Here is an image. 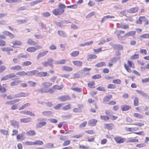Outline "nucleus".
Wrapping results in <instances>:
<instances>
[{"instance_id": "63", "label": "nucleus", "mask_w": 149, "mask_h": 149, "mask_svg": "<svg viewBox=\"0 0 149 149\" xmlns=\"http://www.w3.org/2000/svg\"><path fill=\"white\" fill-rule=\"evenodd\" d=\"M6 69V67L3 65L0 66V73L4 71Z\"/></svg>"}, {"instance_id": "16", "label": "nucleus", "mask_w": 149, "mask_h": 149, "mask_svg": "<svg viewBox=\"0 0 149 149\" xmlns=\"http://www.w3.org/2000/svg\"><path fill=\"white\" fill-rule=\"evenodd\" d=\"M10 69L12 71H18L21 70L22 69V67L19 65H16L11 67L10 68Z\"/></svg>"}, {"instance_id": "1", "label": "nucleus", "mask_w": 149, "mask_h": 149, "mask_svg": "<svg viewBox=\"0 0 149 149\" xmlns=\"http://www.w3.org/2000/svg\"><path fill=\"white\" fill-rule=\"evenodd\" d=\"M42 88H40L37 90L38 93H49L52 94L54 92V91L52 88L48 89V88L51 86L52 85V83L51 82L45 81L42 83L41 84Z\"/></svg>"}, {"instance_id": "32", "label": "nucleus", "mask_w": 149, "mask_h": 149, "mask_svg": "<svg viewBox=\"0 0 149 149\" xmlns=\"http://www.w3.org/2000/svg\"><path fill=\"white\" fill-rule=\"evenodd\" d=\"M145 18V16H140L139 17L138 20H137L136 22V23L139 24H141L142 22L143 21Z\"/></svg>"}, {"instance_id": "62", "label": "nucleus", "mask_w": 149, "mask_h": 149, "mask_svg": "<svg viewBox=\"0 0 149 149\" xmlns=\"http://www.w3.org/2000/svg\"><path fill=\"white\" fill-rule=\"evenodd\" d=\"M70 143V140L65 141L62 144L63 146H66L69 145Z\"/></svg>"}, {"instance_id": "55", "label": "nucleus", "mask_w": 149, "mask_h": 149, "mask_svg": "<svg viewBox=\"0 0 149 149\" xmlns=\"http://www.w3.org/2000/svg\"><path fill=\"white\" fill-rule=\"evenodd\" d=\"M107 88L108 89H114L116 88V86L115 84H110L108 85Z\"/></svg>"}, {"instance_id": "45", "label": "nucleus", "mask_w": 149, "mask_h": 149, "mask_svg": "<svg viewBox=\"0 0 149 149\" xmlns=\"http://www.w3.org/2000/svg\"><path fill=\"white\" fill-rule=\"evenodd\" d=\"M0 132L3 135L5 136H8L9 135V132L8 130L1 129L0 130Z\"/></svg>"}, {"instance_id": "6", "label": "nucleus", "mask_w": 149, "mask_h": 149, "mask_svg": "<svg viewBox=\"0 0 149 149\" xmlns=\"http://www.w3.org/2000/svg\"><path fill=\"white\" fill-rule=\"evenodd\" d=\"M58 99L60 102H65L67 100H70L71 98L68 95H63L58 97Z\"/></svg>"}, {"instance_id": "48", "label": "nucleus", "mask_w": 149, "mask_h": 149, "mask_svg": "<svg viewBox=\"0 0 149 149\" xmlns=\"http://www.w3.org/2000/svg\"><path fill=\"white\" fill-rule=\"evenodd\" d=\"M6 2L10 3H17L19 1H21L20 0H5Z\"/></svg>"}, {"instance_id": "39", "label": "nucleus", "mask_w": 149, "mask_h": 149, "mask_svg": "<svg viewBox=\"0 0 149 149\" xmlns=\"http://www.w3.org/2000/svg\"><path fill=\"white\" fill-rule=\"evenodd\" d=\"M43 0H37L33 1L31 2L30 3V5L31 6H33L40 3L42 2Z\"/></svg>"}, {"instance_id": "60", "label": "nucleus", "mask_w": 149, "mask_h": 149, "mask_svg": "<svg viewBox=\"0 0 149 149\" xmlns=\"http://www.w3.org/2000/svg\"><path fill=\"white\" fill-rule=\"evenodd\" d=\"M6 42L4 40L0 39V46L3 47L6 46Z\"/></svg>"}, {"instance_id": "31", "label": "nucleus", "mask_w": 149, "mask_h": 149, "mask_svg": "<svg viewBox=\"0 0 149 149\" xmlns=\"http://www.w3.org/2000/svg\"><path fill=\"white\" fill-rule=\"evenodd\" d=\"M136 33L135 31H130L126 33L125 36L127 37L133 36L136 34Z\"/></svg>"}, {"instance_id": "8", "label": "nucleus", "mask_w": 149, "mask_h": 149, "mask_svg": "<svg viewBox=\"0 0 149 149\" xmlns=\"http://www.w3.org/2000/svg\"><path fill=\"white\" fill-rule=\"evenodd\" d=\"M48 53V51L47 50H46L39 52L37 56V59L39 60L40 58L45 56Z\"/></svg>"}, {"instance_id": "14", "label": "nucleus", "mask_w": 149, "mask_h": 149, "mask_svg": "<svg viewBox=\"0 0 149 149\" xmlns=\"http://www.w3.org/2000/svg\"><path fill=\"white\" fill-rule=\"evenodd\" d=\"M112 97L111 95H108L105 96L103 99V102L106 103L109 102L110 100Z\"/></svg>"}, {"instance_id": "43", "label": "nucleus", "mask_w": 149, "mask_h": 149, "mask_svg": "<svg viewBox=\"0 0 149 149\" xmlns=\"http://www.w3.org/2000/svg\"><path fill=\"white\" fill-rule=\"evenodd\" d=\"M100 117L102 120L105 121H107L110 119L109 117L107 115H101Z\"/></svg>"}, {"instance_id": "18", "label": "nucleus", "mask_w": 149, "mask_h": 149, "mask_svg": "<svg viewBox=\"0 0 149 149\" xmlns=\"http://www.w3.org/2000/svg\"><path fill=\"white\" fill-rule=\"evenodd\" d=\"M139 10V8L138 7H133L130 9L128 12L130 13H134L137 12Z\"/></svg>"}, {"instance_id": "30", "label": "nucleus", "mask_w": 149, "mask_h": 149, "mask_svg": "<svg viewBox=\"0 0 149 149\" xmlns=\"http://www.w3.org/2000/svg\"><path fill=\"white\" fill-rule=\"evenodd\" d=\"M20 82L21 81L16 79L12 81L10 84V85L11 86H17L19 84Z\"/></svg>"}, {"instance_id": "15", "label": "nucleus", "mask_w": 149, "mask_h": 149, "mask_svg": "<svg viewBox=\"0 0 149 149\" xmlns=\"http://www.w3.org/2000/svg\"><path fill=\"white\" fill-rule=\"evenodd\" d=\"M27 43L30 45H38L37 42L34 41L31 38H29L28 40Z\"/></svg>"}, {"instance_id": "3", "label": "nucleus", "mask_w": 149, "mask_h": 149, "mask_svg": "<svg viewBox=\"0 0 149 149\" xmlns=\"http://www.w3.org/2000/svg\"><path fill=\"white\" fill-rule=\"evenodd\" d=\"M127 64L128 65H127L126 63H125L124 64V67L127 72L131 73L132 71L130 68L131 67L133 68H135L134 64L131 61L128 60H127Z\"/></svg>"}, {"instance_id": "28", "label": "nucleus", "mask_w": 149, "mask_h": 149, "mask_svg": "<svg viewBox=\"0 0 149 149\" xmlns=\"http://www.w3.org/2000/svg\"><path fill=\"white\" fill-rule=\"evenodd\" d=\"M47 124L46 121H43L38 123L36 125V127L37 128L42 127L43 126H45Z\"/></svg>"}, {"instance_id": "27", "label": "nucleus", "mask_w": 149, "mask_h": 149, "mask_svg": "<svg viewBox=\"0 0 149 149\" xmlns=\"http://www.w3.org/2000/svg\"><path fill=\"white\" fill-rule=\"evenodd\" d=\"M42 113L44 116L49 117L52 116V112L51 111H46L42 112Z\"/></svg>"}, {"instance_id": "38", "label": "nucleus", "mask_w": 149, "mask_h": 149, "mask_svg": "<svg viewBox=\"0 0 149 149\" xmlns=\"http://www.w3.org/2000/svg\"><path fill=\"white\" fill-rule=\"evenodd\" d=\"M106 65V63L105 62L102 61L98 63L95 66L97 68L102 67L103 66H105Z\"/></svg>"}, {"instance_id": "56", "label": "nucleus", "mask_w": 149, "mask_h": 149, "mask_svg": "<svg viewBox=\"0 0 149 149\" xmlns=\"http://www.w3.org/2000/svg\"><path fill=\"white\" fill-rule=\"evenodd\" d=\"M57 33L61 37H65V35L64 32L63 31L58 30V31Z\"/></svg>"}, {"instance_id": "11", "label": "nucleus", "mask_w": 149, "mask_h": 149, "mask_svg": "<svg viewBox=\"0 0 149 149\" xmlns=\"http://www.w3.org/2000/svg\"><path fill=\"white\" fill-rule=\"evenodd\" d=\"M11 125L15 128L18 129L19 126V123L16 120H12L10 121Z\"/></svg>"}, {"instance_id": "13", "label": "nucleus", "mask_w": 149, "mask_h": 149, "mask_svg": "<svg viewBox=\"0 0 149 149\" xmlns=\"http://www.w3.org/2000/svg\"><path fill=\"white\" fill-rule=\"evenodd\" d=\"M28 94L27 93L24 92H20L15 94V98H18L25 97L28 96Z\"/></svg>"}, {"instance_id": "41", "label": "nucleus", "mask_w": 149, "mask_h": 149, "mask_svg": "<svg viewBox=\"0 0 149 149\" xmlns=\"http://www.w3.org/2000/svg\"><path fill=\"white\" fill-rule=\"evenodd\" d=\"M97 57V56L95 54H90L88 56L87 60L88 61H90L92 59L96 58Z\"/></svg>"}, {"instance_id": "47", "label": "nucleus", "mask_w": 149, "mask_h": 149, "mask_svg": "<svg viewBox=\"0 0 149 149\" xmlns=\"http://www.w3.org/2000/svg\"><path fill=\"white\" fill-rule=\"evenodd\" d=\"M141 39L143 38H149V34L145 33L140 35L139 36Z\"/></svg>"}, {"instance_id": "23", "label": "nucleus", "mask_w": 149, "mask_h": 149, "mask_svg": "<svg viewBox=\"0 0 149 149\" xmlns=\"http://www.w3.org/2000/svg\"><path fill=\"white\" fill-rule=\"evenodd\" d=\"M31 121V118L30 117L22 118L20 119V121L21 123H28Z\"/></svg>"}, {"instance_id": "24", "label": "nucleus", "mask_w": 149, "mask_h": 149, "mask_svg": "<svg viewBox=\"0 0 149 149\" xmlns=\"http://www.w3.org/2000/svg\"><path fill=\"white\" fill-rule=\"evenodd\" d=\"M63 88V85L62 84H61L60 85H59L58 84H56L54 85L52 88V90H61Z\"/></svg>"}, {"instance_id": "46", "label": "nucleus", "mask_w": 149, "mask_h": 149, "mask_svg": "<svg viewBox=\"0 0 149 149\" xmlns=\"http://www.w3.org/2000/svg\"><path fill=\"white\" fill-rule=\"evenodd\" d=\"M39 74L41 77H45L47 76H48L49 74H48L47 72H41L39 73Z\"/></svg>"}, {"instance_id": "33", "label": "nucleus", "mask_w": 149, "mask_h": 149, "mask_svg": "<svg viewBox=\"0 0 149 149\" xmlns=\"http://www.w3.org/2000/svg\"><path fill=\"white\" fill-rule=\"evenodd\" d=\"M67 60L66 59H63L59 61H57L56 64L57 65H61L66 63L67 62Z\"/></svg>"}, {"instance_id": "51", "label": "nucleus", "mask_w": 149, "mask_h": 149, "mask_svg": "<svg viewBox=\"0 0 149 149\" xmlns=\"http://www.w3.org/2000/svg\"><path fill=\"white\" fill-rule=\"evenodd\" d=\"M71 108V105L70 104H69L64 106L62 108V109L64 110H67L70 109Z\"/></svg>"}, {"instance_id": "35", "label": "nucleus", "mask_w": 149, "mask_h": 149, "mask_svg": "<svg viewBox=\"0 0 149 149\" xmlns=\"http://www.w3.org/2000/svg\"><path fill=\"white\" fill-rule=\"evenodd\" d=\"M16 74L20 77L24 76L25 75L27 76V72L24 71L18 72L16 73Z\"/></svg>"}, {"instance_id": "29", "label": "nucleus", "mask_w": 149, "mask_h": 149, "mask_svg": "<svg viewBox=\"0 0 149 149\" xmlns=\"http://www.w3.org/2000/svg\"><path fill=\"white\" fill-rule=\"evenodd\" d=\"M3 33L6 36H8L11 38L14 37V35L8 31H4L3 32Z\"/></svg>"}, {"instance_id": "54", "label": "nucleus", "mask_w": 149, "mask_h": 149, "mask_svg": "<svg viewBox=\"0 0 149 149\" xmlns=\"http://www.w3.org/2000/svg\"><path fill=\"white\" fill-rule=\"evenodd\" d=\"M32 63L29 61L24 62L22 63V65L23 66H28L31 65Z\"/></svg>"}, {"instance_id": "5", "label": "nucleus", "mask_w": 149, "mask_h": 149, "mask_svg": "<svg viewBox=\"0 0 149 149\" xmlns=\"http://www.w3.org/2000/svg\"><path fill=\"white\" fill-rule=\"evenodd\" d=\"M42 48V47L40 45H36V47H30L26 49V51L29 52H34L37 50Z\"/></svg>"}, {"instance_id": "9", "label": "nucleus", "mask_w": 149, "mask_h": 149, "mask_svg": "<svg viewBox=\"0 0 149 149\" xmlns=\"http://www.w3.org/2000/svg\"><path fill=\"white\" fill-rule=\"evenodd\" d=\"M114 127V125L112 123H105L104 124V128L107 129L109 130H111Z\"/></svg>"}, {"instance_id": "52", "label": "nucleus", "mask_w": 149, "mask_h": 149, "mask_svg": "<svg viewBox=\"0 0 149 149\" xmlns=\"http://www.w3.org/2000/svg\"><path fill=\"white\" fill-rule=\"evenodd\" d=\"M139 104V100L138 97H135L134 100V106H136L138 105Z\"/></svg>"}, {"instance_id": "22", "label": "nucleus", "mask_w": 149, "mask_h": 149, "mask_svg": "<svg viewBox=\"0 0 149 149\" xmlns=\"http://www.w3.org/2000/svg\"><path fill=\"white\" fill-rule=\"evenodd\" d=\"M26 134L28 136H33L36 135V133L35 130H30L26 132Z\"/></svg>"}, {"instance_id": "64", "label": "nucleus", "mask_w": 149, "mask_h": 149, "mask_svg": "<svg viewBox=\"0 0 149 149\" xmlns=\"http://www.w3.org/2000/svg\"><path fill=\"white\" fill-rule=\"evenodd\" d=\"M95 84L94 81H92L88 84V86L91 88H94V85Z\"/></svg>"}, {"instance_id": "25", "label": "nucleus", "mask_w": 149, "mask_h": 149, "mask_svg": "<svg viewBox=\"0 0 149 149\" xmlns=\"http://www.w3.org/2000/svg\"><path fill=\"white\" fill-rule=\"evenodd\" d=\"M133 116L136 118L139 119H142L143 118V116L140 113H134L133 114Z\"/></svg>"}, {"instance_id": "58", "label": "nucleus", "mask_w": 149, "mask_h": 149, "mask_svg": "<svg viewBox=\"0 0 149 149\" xmlns=\"http://www.w3.org/2000/svg\"><path fill=\"white\" fill-rule=\"evenodd\" d=\"M73 111L75 113H79L81 112V110L80 107L74 108L73 110Z\"/></svg>"}, {"instance_id": "53", "label": "nucleus", "mask_w": 149, "mask_h": 149, "mask_svg": "<svg viewBox=\"0 0 149 149\" xmlns=\"http://www.w3.org/2000/svg\"><path fill=\"white\" fill-rule=\"evenodd\" d=\"M120 27L122 29H127L129 28V26L127 24H121Z\"/></svg>"}, {"instance_id": "17", "label": "nucleus", "mask_w": 149, "mask_h": 149, "mask_svg": "<svg viewBox=\"0 0 149 149\" xmlns=\"http://www.w3.org/2000/svg\"><path fill=\"white\" fill-rule=\"evenodd\" d=\"M62 69L63 71L68 72H71L73 70L72 67L66 65L63 66Z\"/></svg>"}, {"instance_id": "40", "label": "nucleus", "mask_w": 149, "mask_h": 149, "mask_svg": "<svg viewBox=\"0 0 149 149\" xmlns=\"http://www.w3.org/2000/svg\"><path fill=\"white\" fill-rule=\"evenodd\" d=\"M79 51H75L72 52L70 54L71 56L73 57H75L78 56L79 54Z\"/></svg>"}, {"instance_id": "36", "label": "nucleus", "mask_w": 149, "mask_h": 149, "mask_svg": "<svg viewBox=\"0 0 149 149\" xmlns=\"http://www.w3.org/2000/svg\"><path fill=\"white\" fill-rule=\"evenodd\" d=\"M30 105V104L29 103H27L22 105L19 108V110H21L29 107Z\"/></svg>"}, {"instance_id": "59", "label": "nucleus", "mask_w": 149, "mask_h": 149, "mask_svg": "<svg viewBox=\"0 0 149 149\" xmlns=\"http://www.w3.org/2000/svg\"><path fill=\"white\" fill-rule=\"evenodd\" d=\"M87 124V122L86 121H84L82 122L79 125V127L80 128H82L85 127Z\"/></svg>"}, {"instance_id": "7", "label": "nucleus", "mask_w": 149, "mask_h": 149, "mask_svg": "<svg viewBox=\"0 0 149 149\" xmlns=\"http://www.w3.org/2000/svg\"><path fill=\"white\" fill-rule=\"evenodd\" d=\"M116 142L118 144H121L123 143L125 141V138L120 136H117L114 138Z\"/></svg>"}, {"instance_id": "20", "label": "nucleus", "mask_w": 149, "mask_h": 149, "mask_svg": "<svg viewBox=\"0 0 149 149\" xmlns=\"http://www.w3.org/2000/svg\"><path fill=\"white\" fill-rule=\"evenodd\" d=\"M131 106L127 105H123L121 106V109L123 111H125L131 109Z\"/></svg>"}, {"instance_id": "2", "label": "nucleus", "mask_w": 149, "mask_h": 149, "mask_svg": "<svg viewBox=\"0 0 149 149\" xmlns=\"http://www.w3.org/2000/svg\"><path fill=\"white\" fill-rule=\"evenodd\" d=\"M58 8L53 9L52 12L55 15H60L63 13L65 11L66 6L64 4L60 3L58 4Z\"/></svg>"}, {"instance_id": "10", "label": "nucleus", "mask_w": 149, "mask_h": 149, "mask_svg": "<svg viewBox=\"0 0 149 149\" xmlns=\"http://www.w3.org/2000/svg\"><path fill=\"white\" fill-rule=\"evenodd\" d=\"M54 61L51 58L48 60L47 61L44 62L43 63V65L45 67H47L49 65L50 67L53 66L52 62Z\"/></svg>"}, {"instance_id": "34", "label": "nucleus", "mask_w": 149, "mask_h": 149, "mask_svg": "<svg viewBox=\"0 0 149 149\" xmlns=\"http://www.w3.org/2000/svg\"><path fill=\"white\" fill-rule=\"evenodd\" d=\"M38 71L36 70H32L27 72V76H31L35 75Z\"/></svg>"}, {"instance_id": "21", "label": "nucleus", "mask_w": 149, "mask_h": 149, "mask_svg": "<svg viewBox=\"0 0 149 149\" xmlns=\"http://www.w3.org/2000/svg\"><path fill=\"white\" fill-rule=\"evenodd\" d=\"M126 129L127 132H130V133H131L133 132L138 130L139 128L137 127L129 128L126 127Z\"/></svg>"}, {"instance_id": "12", "label": "nucleus", "mask_w": 149, "mask_h": 149, "mask_svg": "<svg viewBox=\"0 0 149 149\" xmlns=\"http://www.w3.org/2000/svg\"><path fill=\"white\" fill-rule=\"evenodd\" d=\"M97 120L94 119H92L89 120L88 121V125L91 126H94L97 123Z\"/></svg>"}, {"instance_id": "49", "label": "nucleus", "mask_w": 149, "mask_h": 149, "mask_svg": "<svg viewBox=\"0 0 149 149\" xmlns=\"http://www.w3.org/2000/svg\"><path fill=\"white\" fill-rule=\"evenodd\" d=\"M28 83L29 86L31 87H35L37 85V83L33 81H28Z\"/></svg>"}, {"instance_id": "61", "label": "nucleus", "mask_w": 149, "mask_h": 149, "mask_svg": "<svg viewBox=\"0 0 149 149\" xmlns=\"http://www.w3.org/2000/svg\"><path fill=\"white\" fill-rule=\"evenodd\" d=\"M101 74H97L92 76V78L93 79H99L101 78Z\"/></svg>"}, {"instance_id": "37", "label": "nucleus", "mask_w": 149, "mask_h": 149, "mask_svg": "<svg viewBox=\"0 0 149 149\" xmlns=\"http://www.w3.org/2000/svg\"><path fill=\"white\" fill-rule=\"evenodd\" d=\"M43 144V142L42 141L40 140H36L34 142V145L40 146L42 145Z\"/></svg>"}, {"instance_id": "19", "label": "nucleus", "mask_w": 149, "mask_h": 149, "mask_svg": "<svg viewBox=\"0 0 149 149\" xmlns=\"http://www.w3.org/2000/svg\"><path fill=\"white\" fill-rule=\"evenodd\" d=\"M25 132H22V133L18 134L17 135L16 138L18 141H21L24 140L25 137L24 136V134Z\"/></svg>"}, {"instance_id": "44", "label": "nucleus", "mask_w": 149, "mask_h": 149, "mask_svg": "<svg viewBox=\"0 0 149 149\" xmlns=\"http://www.w3.org/2000/svg\"><path fill=\"white\" fill-rule=\"evenodd\" d=\"M136 91L138 94H140L143 97H146L147 96V95L146 93H144V92L141 90H136Z\"/></svg>"}, {"instance_id": "42", "label": "nucleus", "mask_w": 149, "mask_h": 149, "mask_svg": "<svg viewBox=\"0 0 149 149\" xmlns=\"http://www.w3.org/2000/svg\"><path fill=\"white\" fill-rule=\"evenodd\" d=\"M139 57V54H135L130 57L131 60H135L138 59Z\"/></svg>"}, {"instance_id": "57", "label": "nucleus", "mask_w": 149, "mask_h": 149, "mask_svg": "<svg viewBox=\"0 0 149 149\" xmlns=\"http://www.w3.org/2000/svg\"><path fill=\"white\" fill-rule=\"evenodd\" d=\"M112 82L116 84H121V81L118 79H114L112 81Z\"/></svg>"}, {"instance_id": "50", "label": "nucleus", "mask_w": 149, "mask_h": 149, "mask_svg": "<svg viewBox=\"0 0 149 149\" xmlns=\"http://www.w3.org/2000/svg\"><path fill=\"white\" fill-rule=\"evenodd\" d=\"M1 49L3 51L7 52L12 51L13 50V49L9 47H3L1 48Z\"/></svg>"}, {"instance_id": "26", "label": "nucleus", "mask_w": 149, "mask_h": 149, "mask_svg": "<svg viewBox=\"0 0 149 149\" xmlns=\"http://www.w3.org/2000/svg\"><path fill=\"white\" fill-rule=\"evenodd\" d=\"M74 65L77 67H81L83 64V62L79 61H72Z\"/></svg>"}, {"instance_id": "4", "label": "nucleus", "mask_w": 149, "mask_h": 149, "mask_svg": "<svg viewBox=\"0 0 149 149\" xmlns=\"http://www.w3.org/2000/svg\"><path fill=\"white\" fill-rule=\"evenodd\" d=\"M11 43L12 44L11 46L15 48H19L20 46H22V41L16 39L12 41Z\"/></svg>"}]
</instances>
